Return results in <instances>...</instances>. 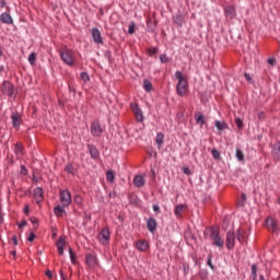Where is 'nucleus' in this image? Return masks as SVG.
I'll list each match as a JSON object with an SVG mask.
<instances>
[{
	"label": "nucleus",
	"mask_w": 280,
	"mask_h": 280,
	"mask_svg": "<svg viewBox=\"0 0 280 280\" xmlns=\"http://www.w3.org/2000/svg\"><path fill=\"white\" fill-rule=\"evenodd\" d=\"M175 78L178 80L176 85L177 95H179V97H185V95H187V91H189V83H187V78L183 75L182 71H176Z\"/></svg>",
	"instance_id": "obj_1"
},
{
	"label": "nucleus",
	"mask_w": 280,
	"mask_h": 280,
	"mask_svg": "<svg viewBox=\"0 0 280 280\" xmlns=\"http://www.w3.org/2000/svg\"><path fill=\"white\" fill-rule=\"evenodd\" d=\"M60 58L68 67H73L75 65V52L69 48H65L60 51Z\"/></svg>",
	"instance_id": "obj_2"
},
{
	"label": "nucleus",
	"mask_w": 280,
	"mask_h": 280,
	"mask_svg": "<svg viewBox=\"0 0 280 280\" xmlns=\"http://www.w3.org/2000/svg\"><path fill=\"white\" fill-rule=\"evenodd\" d=\"M210 238L212 241L213 246L218 248H224V240L220 237V229L211 228L210 229Z\"/></svg>",
	"instance_id": "obj_3"
},
{
	"label": "nucleus",
	"mask_w": 280,
	"mask_h": 280,
	"mask_svg": "<svg viewBox=\"0 0 280 280\" xmlns=\"http://www.w3.org/2000/svg\"><path fill=\"white\" fill-rule=\"evenodd\" d=\"M59 200L62 205V207H69V205H71V191H69L68 189L66 190H60L59 192Z\"/></svg>",
	"instance_id": "obj_4"
},
{
	"label": "nucleus",
	"mask_w": 280,
	"mask_h": 280,
	"mask_svg": "<svg viewBox=\"0 0 280 280\" xmlns=\"http://www.w3.org/2000/svg\"><path fill=\"white\" fill-rule=\"evenodd\" d=\"M266 229L270 233H279V225H277V219H275L272 217H268L266 219Z\"/></svg>",
	"instance_id": "obj_5"
},
{
	"label": "nucleus",
	"mask_w": 280,
	"mask_h": 280,
	"mask_svg": "<svg viewBox=\"0 0 280 280\" xmlns=\"http://www.w3.org/2000/svg\"><path fill=\"white\" fill-rule=\"evenodd\" d=\"M1 93L12 97L14 95V85L10 81H4L1 85Z\"/></svg>",
	"instance_id": "obj_6"
},
{
	"label": "nucleus",
	"mask_w": 280,
	"mask_h": 280,
	"mask_svg": "<svg viewBox=\"0 0 280 280\" xmlns=\"http://www.w3.org/2000/svg\"><path fill=\"white\" fill-rule=\"evenodd\" d=\"M235 237L236 236H235L234 232L229 231L226 233V241H225V243H226V248L229 250H233V248H235Z\"/></svg>",
	"instance_id": "obj_7"
},
{
	"label": "nucleus",
	"mask_w": 280,
	"mask_h": 280,
	"mask_svg": "<svg viewBox=\"0 0 280 280\" xmlns=\"http://www.w3.org/2000/svg\"><path fill=\"white\" fill-rule=\"evenodd\" d=\"M109 240H110V231L107 228H105L100 232L98 241L101 242V244H108Z\"/></svg>",
	"instance_id": "obj_8"
},
{
	"label": "nucleus",
	"mask_w": 280,
	"mask_h": 280,
	"mask_svg": "<svg viewBox=\"0 0 280 280\" xmlns=\"http://www.w3.org/2000/svg\"><path fill=\"white\" fill-rule=\"evenodd\" d=\"M103 133H104V130L102 129V125H100V122L97 121L92 122L91 125L92 137H100Z\"/></svg>",
	"instance_id": "obj_9"
},
{
	"label": "nucleus",
	"mask_w": 280,
	"mask_h": 280,
	"mask_svg": "<svg viewBox=\"0 0 280 280\" xmlns=\"http://www.w3.org/2000/svg\"><path fill=\"white\" fill-rule=\"evenodd\" d=\"M11 121L13 128H15V130H19V128H21V121H23V119L21 118V114H19L18 112L12 113Z\"/></svg>",
	"instance_id": "obj_10"
},
{
	"label": "nucleus",
	"mask_w": 280,
	"mask_h": 280,
	"mask_svg": "<svg viewBox=\"0 0 280 280\" xmlns=\"http://www.w3.org/2000/svg\"><path fill=\"white\" fill-rule=\"evenodd\" d=\"M131 110L137 119V121H143V112L139 108L138 104H131Z\"/></svg>",
	"instance_id": "obj_11"
},
{
	"label": "nucleus",
	"mask_w": 280,
	"mask_h": 280,
	"mask_svg": "<svg viewBox=\"0 0 280 280\" xmlns=\"http://www.w3.org/2000/svg\"><path fill=\"white\" fill-rule=\"evenodd\" d=\"M91 34H92V38L94 40V43H96V45H102V43H104V40L102 39V33L100 32L98 28H92L91 30Z\"/></svg>",
	"instance_id": "obj_12"
},
{
	"label": "nucleus",
	"mask_w": 280,
	"mask_h": 280,
	"mask_svg": "<svg viewBox=\"0 0 280 280\" xmlns=\"http://www.w3.org/2000/svg\"><path fill=\"white\" fill-rule=\"evenodd\" d=\"M189 207L187 206V203L177 205L175 207L174 213L176 218H183V213H185V211H187Z\"/></svg>",
	"instance_id": "obj_13"
},
{
	"label": "nucleus",
	"mask_w": 280,
	"mask_h": 280,
	"mask_svg": "<svg viewBox=\"0 0 280 280\" xmlns=\"http://www.w3.org/2000/svg\"><path fill=\"white\" fill-rule=\"evenodd\" d=\"M235 237H236L237 242H240L241 244H244V242H246V240L248 237V233L244 229H238L235 234Z\"/></svg>",
	"instance_id": "obj_14"
},
{
	"label": "nucleus",
	"mask_w": 280,
	"mask_h": 280,
	"mask_svg": "<svg viewBox=\"0 0 280 280\" xmlns=\"http://www.w3.org/2000/svg\"><path fill=\"white\" fill-rule=\"evenodd\" d=\"M43 194H44L43 188L37 187V188L34 189L33 196H34V199H35L37 205H40V202H43V200L45 198Z\"/></svg>",
	"instance_id": "obj_15"
},
{
	"label": "nucleus",
	"mask_w": 280,
	"mask_h": 280,
	"mask_svg": "<svg viewBox=\"0 0 280 280\" xmlns=\"http://www.w3.org/2000/svg\"><path fill=\"white\" fill-rule=\"evenodd\" d=\"M85 264H88L90 268H95V266H97V257L93 256V254H88Z\"/></svg>",
	"instance_id": "obj_16"
},
{
	"label": "nucleus",
	"mask_w": 280,
	"mask_h": 280,
	"mask_svg": "<svg viewBox=\"0 0 280 280\" xmlns=\"http://www.w3.org/2000/svg\"><path fill=\"white\" fill-rule=\"evenodd\" d=\"M133 185L135 187H143V185H145V178H143L142 175H136L133 177Z\"/></svg>",
	"instance_id": "obj_17"
},
{
	"label": "nucleus",
	"mask_w": 280,
	"mask_h": 280,
	"mask_svg": "<svg viewBox=\"0 0 280 280\" xmlns=\"http://www.w3.org/2000/svg\"><path fill=\"white\" fill-rule=\"evenodd\" d=\"M224 12L228 19H235V7L228 5L225 7Z\"/></svg>",
	"instance_id": "obj_18"
},
{
	"label": "nucleus",
	"mask_w": 280,
	"mask_h": 280,
	"mask_svg": "<svg viewBox=\"0 0 280 280\" xmlns=\"http://www.w3.org/2000/svg\"><path fill=\"white\" fill-rule=\"evenodd\" d=\"M271 154H272L273 159H276V161H279V159H280V142H277L273 145Z\"/></svg>",
	"instance_id": "obj_19"
},
{
	"label": "nucleus",
	"mask_w": 280,
	"mask_h": 280,
	"mask_svg": "<svg viewBox=\"0 0 280 280\" xmlns=\"http://www.w3.org/2000/svg\"><path fill=\"white\" fill-rule=\"evenodd\" d=\"M147 229L148 231H150L151 233H154V231H156V220L155 219H149L147 221Z\"/></svg>",
	"instance_id": "obj_20"
},
{
	"label": "nucleus",
	"mask_w": 280,
	"mask_h": 280,
	"mask_svg": "<svg viewBox=\"0 0 280 280\" xmlns=\"http://www.w3.org/2000/svg\"><path fill=\"white\" fill-rule=\"evenodd\" d=\"M136 247L138 248V250L145 253V250H148L149 248V244L147 243V241H138L136 243Z\"/></svg>",
	"instance_id": "obj_21"
},
{
	"label": "nucleus",
	"mask_w": 280,
	"mask_h": 280,
	"mask_svg": "<svg viewBox=\"0 0 280 280\" xmlns=\"http://www.w3.org/2000/svg\"><path fill=\"white\" fill-rule=\"evenodd\" d=\"M54 213L57 215V218H62L63 213H67V211H65V207L62 205H58L55 207Z\"/></svg>",
	"instance_id": "obj_22"
},
{
	"label": "nucleus",
	"mask_w": 280,
	"mask_h": 280,
	"mask_svg": "<svg viewBox=\"0 0 280 280\" xmlns=\"http://www.w3.org/2000/svg\"><path fill=\"white\" fill-rule=\"evenodd\" d=\"M88 148L92 159H97L100 156V151H97V148L93 144H89Z\"/></svg>",
	"instance_id": "obj_23"
},
{
	"label": "nucleus",
	"mask_w": 280,
	"mask_h": 280,
	"mask_svg": "<svg viewBox=\"0 0 280 280\" xmlns=\"http://www.w3.org/2000/svg\"><path fill=\"white\" fill-rule=\"evenodd\" d=\"M57 249L59 255H63L65 254V238L60 237L57 241Z\"/></svg>",
	"instance_id": "obj_24"
},
{
	"label": "nucleus",
	"mask_w": 280,
	"mask_h": 280,
	"mask_svg": "<svg viewBox=\"0 0 280 280\" xmlns=\"http://www.w3.org/2000/svg\"><path fill=\"white\" fill-rule=\"evenodd\" d=\"M0 21L2 23H7L8 25H10V23H12V16H10V14H8V13H2L0 15Z\"/></svg>",
	"instance_id": "obj_25"
},
{
	"label": "nucleus",
	"mask_w": 280,
	"mask_h": 280,
	"mask_svg": "<svg viewBox=\"0 0 280 280\" xmlns=\"http://www.w3.org/2000/svg\"><path fill=\"white\" fill-rule=\"evenodd\" d=\"M163 139H165V136L163 133L160 132L156 135L155 141L159 150H161V145H163Z\"/></svg>",
	"instance_id": "obj_26"
},
{
	"label": "nucleus",
	"mask_w": 280,
	"mask_h": 280,
	"mask_svg": "<svg viewBox=\"0 0 280 280\" xmlns=\"http://www.w3.org/2000/svg\"><path fill=\"white\" fill-rule=\"evenodd\" d=\"M214 126H215V128L219 129L220 131L226 130V128H229V126L226 125V122H222V121H220V120H215Z\"/></svg>",
	"instance_id": "obj_27"
},
{
	"label": "nucleus",
	"mask_w": 280,
	"mask_h": 280,
	"mask_svg": "<svg viewBox=\"0 0 280 280\" xmlns=\"http://www.w3.org/2000/svg\"><path fill=\"white\" fill-rule=\"evenodd\" d=\"M65 172L71 174L72 176H75V168L73 167V164H67L65 167Z\"/></svg>",
	"instance_id": "obj_28"
},
{
	"label": "nucleus",
	"mask_w": 280,
	"mask_h": 280,
	"mask_svg": "<svg viewBox=\"0 0 280 280\" xmlns=\"http://www.w3.org/2000/svg\"><path fill=\"white\" fill-rule=\"evenodd\" d=\"M143 89L144 91H147V93H150V91H152V82H150V80H144Z\"/></svg>",
	"instance_id": "obj_29"
},
{
	"label": "nucleus",
	"mask_w": 280,
	"mask_h": 280,
	"mask_svg": "<svg viewBox=\"0 0 280 280\" xmlns=\"http://www.w3.org/2000/svg\"><path fill=\"white\" fill-rule=\"evenodd\" d=\"M195 119H196L197 124H200V126H203V124H205V115H202V114H197V115L195 116Z\"/></svg>",
	"instance_id": "obj_30"
},
{
	"label": "nucleus",
	"mask_w": 280,
	"mask_h": 280,
	"mask_svg": "<svg viewBox=\"0 0 280 280\" xmlns=\"http://www.w3.org/2000/svg\"><path fill=\"white\" fill-rule=\"evenodd\" d=\"M106 178H107L108 183H113L115 180V173H113V171H108L106 173Z\"/></svg>",
	"instance_id": "obj_31"
},
{
	"label": "nucleus",
	"mask_w": 280,
	"mask_h": 280,
	"mask_svg": "<svg viewBox=\"0 0 280 280\" xmlns=\"http://www.w3.org/2000/svg\"><path fill=\"white\" fill-rule=\"evenodd\" d=\"M15 153L21 156V154H23V144L21 143H16L15 144Z\"/></svg>",
	"instance_id": "obj_32"
},
{
	"label": "nucleus",
	"mask_w": 280,
	"mask_h": 280,
	"mask_svg": "<svg viewBox=\"0 0 280 280\" xmlns=\"http://www.w3.org/2000/svg\"><path fill=\"white\" fill-rule=\"evenodd\" d=\"M236 159L237 161H244V152L240 149L236 150Z\"/></svg>",
	"instance_id": "obj_33"
},
{
	"label": "nucleus",
	"mask_w": 280,
	"mask_h": 280,
	"mask_svg": "<svg viewBox=\"0 0 280 280\" xmlns=\"http://www.w3.org/2000/svg\"><path fill=\"white\" fill-rule=\"evenodd\" d=\"M80 77L84 82H89V80H91V77H89V73L86 72H81Z\"/></svg>",
	"instance_id": "obj_34"
},
{
	"label": "nucleus",
	"mask_w": 280,
	"mask_h": 280,
	"mask_svg": "<svg viewBox=\"0 0 280 280\" xmlns=\"http://www.w3.org/2000/svg\"><path fill=\"white\" fill-rule=\"evenodd\" d=\"M174 23H176V25H183V15H177L174 19Z\"/></svg>",
	"instance_id": "obj_35"
},
{
	"label": "nucleus",
	"mask_w": 280,
	"mask_h": 280,
	"mask_svg": "<svg viewBox=\"0 0 280 280\" xmlns=\"http://www.w3.org/2000/svg\"><path fill=\"white\" fill-rule=\"evenodd\" d=\"M28 62H31L32 65H34V62H36V54L35 52H32L28 56Z\"/></svg>",
	"instance_id": "obj_36"
},
{
	"label": "nucleus",
	"mask_w": 280,
	"mask_h": 280,
	"mask_svg": "<svg viewBox=\"0 0 280 280\" xmlns=\"http://www.w3.org/2000/svg\"><path fill=\"white\" fill-rule=\"evenodd\" d=\"M267 62L271 67H275L277 65V59L275 57H270V58H268Z\"/></svg>",
	"instance_id": "obj_37"
},
{
	"label": "nucleus",
	"mask_w": 280,
	"mask_h": 280,
	"mask_svg": "<svg viewBox=\"0 0 280 280\" xmlns=\"http://www.w3.org/2000/svg\"><path fill=\"white\" fill-rule=\"evenodd\" d=\"M212 256L211 255H209L208 256V260H207V264H208V266H209V268H211V270H214L215 269V267L213 266V262H212Z\"/></svg>",
	"instance_id": "obj_38"
},
{
	"label": "nucleus",
	"mask_w": 280,
	"mask_h": 280,
	"mask_svg": "<svg viewBox=\"0 0 280 280\" xmlns=\"http://www.w3.org/2000/svg\"><path fill=\"white\" fill-rule=\"evenodd\" d=\"M252 277H253V279H257V266L256 265L252 266Z\"/></svg>",
	"instance_id": "obj_39"
},
{
	"label": "nucleus",
	"mask_w": 280,
	"mask_h": 280,
	"mask_svg": "<svg viewBox=\"0 0 280 280\" xmlns=\"http://www.w3.org/2000/svg\"><path fill=\"white\" fill-rule=\"evenodd\" d=\"M69 255L72 264H75V254L73 253V249L69 248Z\"/></svg>",
	"instance_id": "obj_40"
},
{
	"label": "nucleus",
	"mask_w": 280,
	"mask_h": 280,
	"mask_svg": "<svg viewBox=\"0 0 280 280\" xmlns=\"http://www.w3.org/2000/svg\"><path fill=\"white\" fill-rule=\"evenodd\" d=\"M160 61L165 63V62H170V58L167 57V55H161L160 56Z\"/></svg>",
	"instance_id": "obj_41"
},
{
	"label": "nucleus",
	"mask_w": 280,
	"mask_h": 280,
	"mask_svg": "<svg viewBox=\"0 0 280 280\" xmlns=\"http://www.w3.org/2000/svg\"><path fill=\"white\" fill-rule=\"evenodd\" d=\"M73 200L75 205H82V197L80 195L74 196Z\"/></svg>",
	"instance_id": "obj_42"
},
{
	"label": "nucleus",
	"mask_w": 280,
	"mask_h": 280,
	"mask_svg": "<svg viewBox=\"0 0 280 280\" xmlns=\"http://www.w3.org/2000/svg\"><path fill=\"white\" fill-rule=\"evenodd\" d=\"M213 159H220V152L217 149H212Z\"/></svg>",
	"instance_id": "obj_43"
},
{
	"label": "nucleus",
	"mask_w": 280,
	"mask_h": 280,
	"mask_svg": "<svg viewBox=\"0 0 280 280\" xmlns=\"http://www.w3.org/2000/svg\"><path fill=\"white\" fill-rule=\"evenodd\" d=\"M235 124H236L237 128H242L244 126V122L240 118H235Z\"/></svg>",
	"instance_id": "obj_44"
},
{
	"label": "nucleus",
	"mask_w": 280,
	"mask_h": 280,
	"mask_svg": "<svg viewBox=\"0 0 280 280\" xmlns=\"http://www.w3.org/2000/svg\"><path fill=\"white\" fill-rule=\"evenodd\" d=\"M34 240H36V234L31 233L30 236L27 237V242H34Z\"/></svg>",
	"instance_id": "obj_45"
},
{
	"label": "nucleus",
	"mask_w": 280,
	"mask_h": 280,
	"mask_svg": "<svg viewBox=\"0 0 280 280\" xmlns=\"http://www.w3.org/2000/svg\"><path fill=\"white\" fill-rule=\"evenodd\" d=\"M128 34H135V24L129 25Z\"/></svg>",
	"instance_id": "obj_46"
},
{
	"label": "nucleus",
	"mask_w": 280,
	"mask_h": 280,
	"mask_svg": "<svg viewBox=\"0 0 280 280\" xmlns=\"http://www.w3.org/2000/svg\"><path fill=\"white\" fill-rule=\"evenodd\" d=\"M184 174H186L187 176H189V174H191V170H189V167H184L183 168Z\"/></svg>",
	"instance_id": "obj_47"
},
{
	"label": "nucleus",
	"mask_w": 280,
	"mask_h": 280,
	"mask_svg": "<svg viewBox=\"0 0 280 280\" xmlns=\"http://www.w3.org/2000/svg\"><path fill=\"white\" fill-rule=\"evenodd\" d=\"M153 211H155V213H160L161 212V207H159L158 205L153 206Z\"/></svg>",
	"instance_id": "obj_48"
},
{
	"label": "nucleus",
	"mask_w": 280,
	"mask_h": 280,
	"mask_svg": "<svg viewBox=\"0 0 280 280\" xmlns=\"http://www.w3.org/2000/svg\"><path fill=\"white\" fill-rule=\"evenodd\" d=\"M23 226H27V221H22V222L19 224V229H23Z\"/></svg>",
	"instance_id": "obj_49"
},
{
	"label": "nucleus",
	"mask_w": 280,
	"mask_h": 280,
	"mask_svg": "<svg viewBox=\"0 0 280 280\" xmlns=\"http://www.w3.org/2000/svg\"><path fill=\"white\" fill-rule=\"evenodd\" d=\"M149 54H150L151 56H154V54H156V48H150V49H149Z\"/></svg>",
	"instance_id": "obj_50"
},
{
	"label": "nucleus",
	"mask_w": 280,
	"mask_h": 280,
	"mask_svg": "<svg viewBox=\"0 0 280 280\" xmlns=\"http://www.w3.org/2000/svg\"><path fill=\"white\" fill-rule=\"evenodd\" d=\"M46 277H48V279H52L54 275L51 273L50 270L46 271Z\"/></svg>",
	"instance_id": "obj_51"
},
{
	"label": "nucleus",
	"mask_w": 280,
	"mask_h": 280,
	"mask_svg": "<svg viewBox=\"0 0 280 280\" xmlns=\"http://www.w3.org/2000/svg\"><path fill=\"white\" fill-rule=\"evenodd\" d=\"M244 77H245V80H246L247 82H250V80H252V79H250V74L245 73Z\"/></svg>",
	"instance_id": "obj_52"
},
{
	"label": "nucleus",
	"mask_w": 280,
	"mask_h": 280,
	"mask_svg": "<svg viewBox=\"0 0 280 280\" xmlns=\"http://www.w3.org/2000/svg\"><path fill=\"white\" fill-rule=\"evenodd\" d=\"M24 213L27 215L28 213H30V206H25V208H24Z\"/></svg>",
	"instance_id": "obj_53"
},
{
	"label": "nucleus",
	"mask_w": 280,
	"mask_h": 280,
	"mask_svg": "<svg viewBox=\"0 0 280 280\" xmlns=\"http://www.w3.org/2000/svg\"><path fill=\"white\" fill-rule=\"evenodd\" d=\"M60 277H61V280H67V277L65 276V272L62 270H60Z\"/></svg>",
	"instance_id": "obj_54"
},
{
	"label": "nucleus",
	"mask_w": 280,
	"mask_h": 280,
	"mask_svg": "<svg viewBox=\"0 0 280 280\" xmlns=\"http://www.w3.org/2000/svg\"><path fill=\"white\" fill-rule=\"evenodd\" d=\"M21 170H22V171H21L22 174H24V175L27 174V168H25L23 165L21 166Z\"/></svg>",
	"instance_id": "obj_55"
},
{
	"label": "nucleus",
	"mask_w": 280,
	"mask_h": 280,
	"mask_svg": "<svg viewBox=\"0 0 280 280\" xmlns=\"http://www.w3.org/2000/svg\"><path fill=\"white\" fill-rule=\"evenodd\" d=\"M12 242H13L14 246H18V245H19V241L16 240L15 236L12 238Z\"/></svg>",
	"instance_id": "obj_56"
},
{
	"label": "nucleus",
	"mask_w": 280,
	"mask_h": 280,
	"mask_svg": "<svg viewBox=\"0 0 280 280\" xmlns=\"http://www.w3.org/2000/svg\"><path fill=\"white\" fill-rule=\"evenodd\" d=\"M3 71H5V67L0 66V75H3Z\"/></svg>",
	"instance_id": "obj_57"
},
{
	"label": "nucleus",
	"mask_w": 280,
	"mask_h": 280,
	"mask_svg": "<svg viewBox=\"0 0 280 280\" xmlns=\"http://www.w3.org/2000/svg\"><path fill=\"white\" fill-rule=\"evenodd\" d=\"M31 222H32V224H38V219H36V218L31 219Z\"/></svg>",
	"instance_id": "obj_58"
},
{
	"label": "nucleus",
	"mask_w": 280,
	"mask_h": 280,
	"mask_svg": "<svg viewBox=\"0 0 280 280\" xmlns=\"http://www.w3.org/2000/svg\"><path fill=\"white\" fill-rule=\"evenodd\" d=\"M258 117L261 119V117H264V113H259Z\"/></svg>",
	"instance_id": "obj_59"
},
{
	"label": "nucleus",
	"mask_w": 280,
	"mask_h": 280,
	"mask_svg": "<svg viewBox=\"0 0 280 280\" xmlns=\"http://www.w3.org/2000/svg\"><path fill=\"white\" fill-rule=\"evenodd\" d=\"M243 200H246V194L242 195Z\"/></svg>",
	"instance_id": "obj_60"
},
{
	"label": "nucleus",
	"mask_w": 280,
	"mask_h": 280,
	"mask_svg": "<svg viewBox=\"0 0 280 280\" xmlns=\"http://www.w3.org/2000/svg\"><path fill=\"white\" fill-rule=\"evenodd\" d=\"M1 56H3V50H1V48H0V58H1Z\"/></svg>",
	"instance_id": "obj_61"
},
{
	"label": "nucleus",
	"mask_w": 280,
	"mask_h": 280,
	"mask_svg": "<svg viewBox=\"0 0 280 280\" xmlns=\"http://www.w3.org/2000/svg\"><path fill=\"white\" fill-rule=\"evenodd\" d=\"M12 255H16V252H12Z\"/></svg>",
	"instance_id": "obj_62"
},
{
	"label": "nucleus",
	"mask_w": 280,
	"mask_h": 280,
	"mask_svg": "<svg viewBox=\"0 0 280 280\" xmlns=\"http://www.w3.org/2000/svg\"><path fill=\"white\" fill-rule=\"evenodd\" d=\"M278 202H279V205H280V198L278 199Z\"/></svg>",
	"instance_id": "obj_63"
}]
</instances>
